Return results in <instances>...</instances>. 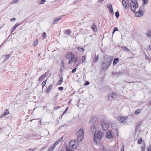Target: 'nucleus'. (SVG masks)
I'll use <instances>...</instances> for the list:
<instances>
[{
	"label": "nucleus",
	"mask_w": 151,
	"mask_h": 151,
	"mask_svg": "<svg viewBox=\"0 0 151 151\" xmlns=\"http://www.w3.org/2000/svg\"><path fill=\"white\" fill-rule=\"evenodd\" d=\"M113 58L112 56L106 55L105 57V60L102 63L101 69L103 70H105L108 69L111 65Z\"/></svg>",
	"instance_id": "f257e3e1"
},
{
	"label": "nucleus",
	"mask_w": 151,
	"mask_h": 151,
	"mask_svg": "<svg viewBox=\"0 0 151 151\" xmlns=\"http://www.w3.org/2000/svg\"><path fill=\"white\" fill-rule=\"evenodd\" d=\"M93 134L94 140L96 143H98L104 136L103 132L101 131H97Z\"/></svg>",
	"instance_id": "f03ea898"
},
{
	"label": "nucleus",
	"mask_w": 151,
	"mask_h": 151,
	"mask_svg": "<svg viewBox=\"0 0 151 151\" xmlns=\"http://www.w3.org/2000/svg\"><path fill=\"white\" fill-rule=\"evenodd\" d=\"M76 139L77 142H81L84 137V131L82 129H81L78 130L76 134Z\"/></svg>",
	"instance_id": "7ed1b4c3"
},
{
	"label": "nucleus",
	"mask_w": 151,
	"mask_h": 151,
	"mask_svg": "<svg viewBox=\"0 0 151 151\" xmlns=\"http://www.w3.org/2000/svg\"><path fill=\"white\" fill-rule=\"evenodd\" d=\"M101 125L104 131H106L109 128V124L105 121H103L101 122Z\"/></svg>",
	"instance_id": "20e7f679"
},
{
	"label": "nucleus",
	"mask_w": 151,
	"mask_h": 151,
	"mask_svg": "<svg viewBox=\"0 0 151 151\" xmlns=\"http://www.w3.org/2000/svg\"><path fill=\"white\" fill-rule=\"evenodd\" d=\"M78 145L76 143L75 141H71L69 143L70 147L73 149H76L78 147Z\"/></svg>",
	"instance_id": "39448f33"
},
{
	"label": "nucleus",
	"mask_w": 151,
	"mask_h": 151,
	"mask_svg": "<svg viewBox=\"0 0 151 151\" xmlns=\"http://www.w3.org/2000/svg\"><path fill=\"white\" fill-rule=\"evenodd\" d=\"M117 95L115 93H112L109 94L108 96L109 99L110 100H112L113 99L116 98Z\"/></svg>",
	"instance_id": "423d86ee"
},
{
	"label": "nucleus",
	"mask_w": 151,
	"mask_h": 151,
	"mask_svg": "<svg viewBox=\"0 0 151 151\" xmlns=\"http://www.w3.org/2000/svg\"><path fill=\"white\" fill-rule=\"evenodd\" d=\"M90 132L93 134L95 133L96 131V129L95 127V126L94 124L91 125L90 127L89 130Z\"/></svg>",
	"instance_id": "0eeeda50"
},
{
	"label": "nucleus",
	"mask_w": 151,
	"mask_h": 151,
	"mask_svg": "<svg viewBox=\"0 0 151 151\" xmlns=\"http://www.w3.org/2000/svg\"><path fill=\"white\" fill-rule=\"evenodd\" d=\"M130 7L134 13H135L136 11V8L138 7V4H134L131 5L130 6Z\"/></svg>",
	"instance_id": "6e6552de"
},
{
	"label": "nucleus",
	"mask_w": 151,
	"mask_h": 151,
	"mask_svg": "<svg viewBox=\"0 0 151 151\" xmlns=\"http://www.w3.org/2000/svg\"><path fill=\"white\" fill-rule=\"evenodd\" d=\"M127 117H119V123L125 124L126 122V121L127 119Z\"/></svg>",
	"instance_id": "1a4fd4ad"
},
{
	"label": "nucleus",
	"mask_w": 151,
	"mask_h": 151,
	"mask_svg": "<svg viewBox=\"0 0 151 151\" xmlns=\"http://www.w3.org/2000/svg\"><path fill=\"white\" fill-rule=\"evenodd\" d=\"M106 137L109 139L113 138V136L111 132L110 131H108L107 132Z\"/></svg>",
	"instance_id": "9d476101"
},
{
	"label": "nucleus",
	"mask_w": 151,
	"mask_h": 151,
	"mask_svg": "<svg viewBox=\"0 0 151 151\" xmlns=\"http://www.w3.org/2000/svg\"><path fill=\"white\" fill-rule=\"evenodd\" d=\"M74 56H75V55L72 53L71 52H68L66 55V57L68 59L73 58Z\"/></svg>",
	"instance_id": "9b49d317"
},
{
	"label": "nucleus",
	"mask_w": 151,
	"mask_h": 151,
	"mask_svg": "<svg viewBox=\"0 0 151 151\" xmlns=\"http://www.w3.org/2000/svg\"><path fill=\"white\" fill-rule=\"evenodd\" d=\"M143 12L139 10L137 12H136L135 13V16L136 17H140L143 15L144 13Z\"/></svg>",
	"instance_id": "f8f14e48"
},
{
	"label": "nucleus",
	"mask_w": 151,
	"mask_h": 151,
	"mask_svg": "<svg viewBox=\"0 0 151 151\" xmlns=\"http://www.w3.org/2000/svg\"><path fill=\"white\" fill-rule=\"evenodd\" d=\"M47 76V73H45V74L42 75L39 78L38 81L39 82H40L42 81V80L45 77Z\"/></svg>",
	"instance_id": "ddd939ff"
},
{
	"label": "nucleus",
	"mask_w": 151,
	"mask_h": 151,
	"mask_svg": "<svg viewBox=\"0 0 151 151\" xmlns=\"http://www.w3.org/2000/svg\"><path fill=\"white\" fill-rule=\"evenodd\" d=\"M62 17H55V19L52 23L53 24H55L59 20L61 19Z\"/></svg>",
	"instance_id": "4468645a"
},
{
	"label": "nucleus",
	"mask_w": 151,
	"mask_h": 151,
	"mask_svg": "<svg viewBox=\"0 0 151 151\" xmlns=\"http://www.w3.org/2000/svg\"><path fill=\"white\" fill-rule=\"evenodd\" d=\"M122 4L124 9H126L127 8V5L125 1L124 0H122Z\"/></svg>",
	"instance_id": "2eb2a0df"
},
{
	"label": "nucleus",
	"mask_w": 151,
	"mask_h": 151,
	"mask_svg": "<svg viewBox=\"0 0 151 151\" xmlns=\"http://www.w3.org/2000/svg\"><path fill=\"white\" fill-rule=\"evenodd\" d=\"M147 37H148L149 38H151V30H148L147 33L146 34Z\"/></svg>",
	"instance_id": "dca6fc26"
},
{
	"label": "nucleus",
	"mask_w": 151,
	"mask_h": 151,
	"mask_svg": "<svg viewBox=\"0 0 151 151\" xmlns=\"http://www.w3.org/2000/svg\"><path fill=\"white\" fill-rule=\"evenodd\" d=\"M22 24V23H17L13 27V28H14V29H15L17 28L18 26H19L20 25Z\"/></svg>",
	"instance_id": "f3484780"
},
{
	"label": "nucleus",
	"mask_w": 151,
	"mask_h": 151,
	"mask_svg": "<svg viewBox=\"0 0 151 151\" xmlns=\"http://www.w3.org/2000/svg\"><path fill=\"white\" fill-rule=\"evenodd\" d=\"M91 28L94 31H96L97 27L94 23L92 25Z\"/></svg>",
	"instance_id": "a211bd4d"
},
{
	"label": "nucleus",
	"mask_w": 151,
	"mask_h": 151,
	"mask_svg": "<svg viewBox=\"0 0 151 151\" xmlns=\"http://www.w3.org/2000/svg\"><path fill=\"white\" fill-rule=\"evenodd\" d=\"M52 85H50L49 86L48 88L47 89L46 92L47 93H49L52 90Z\"/></svg>",
	"instance_id": "6ab92c4d"
},
{
	"label": "nucleus",
	"mask_w": 151,
	"mask_h": 151,
	"mask_svg": "<svg viewBox=\"0 0 151 151\" xmlns=\"http://www.w3.org/2000/svg\"><path fill=\"white\" fill-rule=\"evenodd\" d=\"M119 61V59L118 58H115L113 61V65H115Z\"/></svg>",
	"instance_id": "aec40b11"
},
{
	"label": "nucleus",
	"mask_w": 151,
	"mask_h": 151,
	"mask_svg": "<svg viewBox=\"0 0 151 151\" xmlns=\"http://www.w3.org/2000/svg\"><path fill=\"white\" fill-rule=\"evenodd\" d=\"M112 74L115 77H117L121 75L120 73H113Z\"/></svg>",
	"instance_id": "412c9836"
},
{
	"label": "nucleus",
	"mask_w": 151,
	"mask_h": 151,
	"mask_svg": "<svg viewBox=\"0 0 151 151\" xmlns=\"http://www.w3.org/2000/svg\"><path fill=\"white\" fill-rule=\"evenodd\" d=\"M122 50L125 52H130L131 51L128 48H122Z\"/></svg>",
	"instance_id": "4be33fe9"
},
{
	"label": "nucleus",
	"mask_w": 151,
	"mask_h": 151,
	"mask_svg": "<svg viewBox=\"0 0 151 151\" xmlns=\"http://www.w3.org/2000/svg\"><path fill=\"white\" fill-rule=\"evenodd\" d=\"M141 111L142 110L140 109L136 110L135 111V113L137 115L141 112Z\"/></svg>",
	"instance_id": "5701e85b"
},
{
	"label": "nucleus",
	"mask_w": 151,
	"mask_h": 151,
	"mask_svg": "<svg viewBox=\"0 0 151 151\" xmlns=\"http://www.w3.org/2000/svg\"><path fill=\"white\" fill-rule=\"evenodd\" d=\"M77 50L78 51L81 52H83L84 51L83 48H78Z\"/></svg>",
	"instance_id": "b1692460"
},
{
	"label": "nucleus",
	"mask_w": 151,
	"mask_h": 151,
	"mask_svg": "<svg viewBox=\"0 0 151 151\" xmlns=\"http://www.w3.org/2000/svg\"><path fill=\"white\" fill-rule=\"evenodd\" d=\"M63 81V77H61L60 79V80L58 82V84L59 85H60L62 83Z\"/></svg>",
	"instance_id": "393cba45"
},
{
	"label": "nucleus",
	"mask_w": 151,
	"mask_h": 151,
	"mask_svg": "<svg viewBox=\"0 0 151 151\" xmlns=\"http://www.w3.org/2000/svg\"><path fill=\"white\" fill-rule=\"evenodd\" d=\"M55 145L54 144L53 145L52 147L49 149L48 151H52L55 148Z\"/></svg>",
	"instance_id": "a878e982"
},
{
	"label": "nucleus",
	"mask_w": 151,
	"mask_h": 151,
	"mask_svg": "<svg viewBox=\"0 0 151 151\" xmlns=\"http://www.w3.org/2000/svg\"><path fill=\"white\" fill-rule=\"evenodd\" d=\"M75 56H73V61H74L75 63H76L78 60V58L77 57H75Z\"/></svg>",
	"instance_id": "bb28decb"
},
{
	"label": "nucleus",
	"mask_w": 151,
	"mask_h": 151,
	"mask_svg": "<svg viewBox=\"0 0 151 151\" xmlns=\"http://www.w3.org/2000/svg\"><path fill=\"white\" fill-rule=\"evenodd\" d=\"M131 2L134 4H138V3L137 0H130Z\"/></svg>",
	"instance_id": "cd10ccee"
},
{
	"label": "nucleus",
	"mask_w": 151,
	"mask_h": 151,
	"mask_svg": "<svg viewBox=\"0 0 151 151\" xmlns=\"http://www.w3.org/2000/svg\"><path fill=\"white\" fill-rule=\"evenodd\" d=\"M65 33L68 35H69L70 34V33H71V32L70 30V29H69L66 30H65Z\"/></svg>",
	"instance_id": "c85d7f7f"
},
{
	"label": "nucleus",
	"mask_w": 151,
	"mask_h": 151,
	"mask_svg": "<svg viewBox=\"0 0 151 151\" xmlns=\"http://www.w3.org/2000/svg\"><path fill=\"white\" fill-rule=\"evenodd\" d=\"M86 59V57L85 56H83L82 57V62H83L84 63H85V60Z\"/></svg>",
	"instance_id": "c756f323"
},
{
	"label": "nucleus",
	"mask_w": 151,
	"mask_h": 151,
	"mask_svg": "<svg viewBox=\"0 0 151 151\" xmlns=\"http://www.w3.org/2000/svg\"><path fill=\"white\" fill-rule=\"evenodd\" d=\"M19 1V0H13L11 2V4H13L17 3Z\"/></svg>",
	"instance_id": "7c9ffc66"
},
{
	"label": "nucleus",
	"mask_w": 151,
	"mask_h": 151,
	"mask_svg": "<svg viewBox=\"0 0 151 151\" xmlns=\"http://www.w3.org/2000/svg\"><path fill=\"white\" fill-rule=\"evenodd\" d=\"M142 140L141 137L138 140L137 142L139 144H140L142 143Z\"/></svg>",
	"instance_id": "2f4dec72"
},
{
	"label": "nucleus",
	"mask_w": 151,
	"mask_h": 151,
	"mask_svg": "<svg viewBox=\"0 0 151 151\" xmlns=\"http://www.w3.org/2000/svg\"><path fill=\"white\" fill-rule=\"evenodd\" d=\"M118 31V29L117 27H114L113 29V31L112 32V35H113V34L114 33V32H115L116 31Z\"/></svg>",
	"instance_id": "473e14b6"
},
{
	"label": "nucleus",
	"mask_w": 151,
	"mask_h": 151,
	"mask_svg": "<svg viewBox=\"0 0 151 151\" xmlns=\"http://www.w3.org/2000/svg\"><path fill=\"white\" fill-rule=\"evenodd\" d=\"M115 15L116 18H118V17H119V11H117L115 13Z\"/></svg>",
	"instance_id": "72a5a7b5"
},
{
	"label": "nucleus",
	"mask_w": 151,
	"mask_h": 151,
	"mask_svg": "<svg viewBox=\"0 0 151 151\" xmlns=\"http://www.w3.org/2000/svg\"><path fill=\"white\" fill-rule=\"evenodd\" d=\"M61 139H59L57 140L54 144L55 146L58 145V143H60L61 142Z\"/></svg>",
	"instance_id": "f704fd0d"
},
{
	"label": "nucleus",
	"mask_w": 151,
	"mask_h": 151,
	"mask_svg": "<svg viewBox=\"0 0 151 151\" xmlns=\"http://www.w3.org/2000/svg\"><path fill=\"white\" fill-rule=\"evenodd\" d=\"M9 114V111L7 109H6V111L3 116H4L5 115H7Z\"/></svg>",
	"instance_id": "c9c22d12"
},
{
	"label": "nucleus",
	"mask_w": 151,
	"mask_h": 151,
	"mask_svg": "<svg viewBox=\"0 0 151 151\" xmlns=\"http://www.w3.org/2000/svg\"><path fill=\"white\" fill-rule=\"evenodd\" d=\"M96 119H96V118L95 117H92L91 118V121H90V122H91L92 121H96Z\"/></svg>",
	"instance_id": "e433bc0d"
},
{
	"label": "nucleus",
	"mask_w": 151,
	"mask_h": 151,
	"mask_svg": "<svg viewBox=\"0 0 151 151\" xmlns=\"http://www.w3.org/2000/svg\"><path fill=\"white\" fill-rule=\"evenodd\" d=\"M38 42L37 41V40H36L34 42H33V46L34 47L36 46L37 45Z\"/></svg>",
	"instance_id": "4c0bfd02"
},
{
	"label": "nucleus",
	"mask_w": 151,
	"mask_h": 151,
	"mask_svg": "<svg viewBox=\"0 0 151 151\" xmlns=\"http://www.w3.org/2000/svg\"><path fill=\"white\" fill-rule=\"evenodd\" d=\"M47 37L46 34L45 32H44L42 35V37L43 39H45Z\"/></svg>",
	"instance_id": "58836bf2"
},
{
	"label": "nucleus",
	"mask_w": 151,
	"mask_h": 151,
	"mask_svg": "<svg viewBox=\"0 0 151 151\" xmlns=\"http://www.w3.org/2000/svg\"><path fill=\"white\" fill-rule=\"evenodd\" d=\"M10 55L9 54L7 55H6L3 56V57H5L6 58L5 60H6L9 57Z\"/></svg>",
	"instance_id": "ea45409f"
},
{
	"label": "nucleus",
	"mask_w": 151,
	"mask_h": 151,
	"mask_svg": "<svg viewBox=\"0 0 151 151\" xmlns=\"http://www.w3.org/2000/svg\"><path fill=\"white\" fill-rule=\"evenodd\" d=\"M62 65L63 68L62 67H61V70H63V68H65V63L63 61L62 62Z\"/></svg>",
	"instance_id": "a19ab883"
},
{
	"label": "nucleus",
	"mask_w": 151,
	"mask_h": 151,
	"mask_svg": "<svg viewBox=\"0 0 151 151\" xmlns=\"http://www.w3.org/2000/svg\"><path fill=\"white\" fill-rule=\"evenodd\" d=\"M46 81H44L42 83V88L44 87L45 86L46 84Z\"/></svg>",
	"instance_id": "79ce46f5"
},
{
	"label": "nucleus",
	"mask_w": 151,
	"mask_h": 151,
	"mask_svg": "<svg viewBox=\"0 0 151 151\" xmlns=\"http://www.w3.org/2000/svg\"><path fill=\"white\" fill-rule=\"evenodd\" d=\"M145 143H144V146H142L141 147L142 151V150H143V151L145 150Z\"/></svg>",
	"instance_id": "37998d69"
},
{
	"label": "nucleus",
	"mask_w": 151,
	"mask_h": 151,
	"mask_svg": "<svg viewBox=\"0 0 151 151\" xmlns=\"http://www.w3.org/2000/svg\"><path fill=\"white\" fill-rule=\"evenodd\" d=\"M73 58H70V59L69 60L68 63L70 64L73 61Z\"/></svg>",
	"instance_id": "c03bdc74"
},
{
	"label": "nucleus",
	"mask_w": 151,
	"mask_h": 151,
	"mask_svg": "<svg viewBox=\"0 0 151 151\" xmlns=\"http://www.w3.org/2000/svg\"><path fill=\"white\" fill-rule=\"evenodd\" d=\"M99 59V57L97 56L95 58L94 60L93 61L95 62H96Z\"/></svg>",
	"instance_id": "a18cd8bd"
},
{
	"label": "nucleus",
	"mask_w": 151,
	"mask_h": 151,
	"mask_svg": "<svg viewBox=\"0 0 151 151\" xmlns=\"http://www.w3.org/2000/svg\"><path fill=\"white\" fill-rule=\"evenodd\" d=\"M145 4H146L148 2V0H142Z\"/></svg>",
	"instance_id": "49530a36"
},
{
	"label": "nucleus",
	"mask_w": 151,
	"mask_h": 151,
	"mask_svg": "<svg viewBox=\"0 0 151 151\" xmlns=\"http://www.w3.org/2000/svg\"><path fill=\"white\" fill-rule=\"evenodd\" d=\"M77 69V68H75L73 69L72 70V72L73 73H75L76 71V70Z\"/></svg>",
	"instance_id": "de8ad7c7"
},
{
	"label": "nucleus",
	"mask_w": 151,
	"mask_h": 151,
	"mask_svg": "<svg viewBox=\"0 0 151 151\" xmlns=\"http://www.w3.org/2000/svg\"><path fill=\"white\" fill-rule=\"evenodd\" d=\"M46 1V0H41L40 2L41 4H43Z\"/></svg>",
	"instance_id": "09e8293b"
},
{
	"label": "nucleus",
	"mask_w": 151,
	"mask_h": 151,
	"mask_svg": "<svg viewBox=\"0 0 151 151\" xmlns=\"http://www.w3.org/2000/svg\"><path fill=\"white\" fill-rule=\"evenodd\" d=\"M68 107H67L66 108V109H65V111L63 112V115L68 110Z\"/></svg>",
	"instance_id": "8fccbe9b"
},
{
	"label": "nucleus",
	"mask_w": 151,
	"mask_h": 151,
	"mask_svg": "<svg viewBox=\"0 0 151 151\" xmlns=\"http://www.w3.org/2000/svg\"><path fill=\"white\" fill-rule=\"evenodd\" d=\"M107 8H109L110 9H111V8H112V5L111 4H110V5L108 6H107Z\"/></svg>",
	"instance_id": "3c124183"
},
{
	"label": "nucleus",
	"mask_w": 151,
	"mask_h": 151,
	"mask_svg": "<svg viewBox=\"0 0 151 151\" xmlns=\"http://www.w3.org/2000/svg\"><path fill=\"white\" fill-rule=\"evenodd\" d=\"M110 11L112 14H114V12L113 9V8H111V9H110Z\"/></svg>",
	"instance_id": "603ef678"
},
{
	"label": "nucleus",
	"mask_w": 151,
	"mask_h": 151,
	"mask_svg": "<svg viewBox=\"0 0 151 151\" xmlns=\"http://www.w3.org/2000/svg\"><path fill=\"white\" fill-rule=\"evenodd\" d=\"M124 145H122V147L121 150V151H124Z\"/></svg>",
	"instance_id": "864d4df0"
},
{
	"label": "nucleus",
	"mask_w": 151,
	"mask_h": 151,
	"mask_svg": "<svg viewBox=\"0 0 151 151\" xmlns=\"http://www.w3.org/2000/svg\"><path fill=\"white\" fill-rule=\"evenodd\" d=\"M143 8L144 7H143V6H140V7L139 9V11H141L142 12V9H143Z\"/></svg>",
	"instance_id": "5fc2aeb1"
},
{
	"label": "nucleus",
	"mask_w": 151,
	"mask_h": 151,
	"mask_svg": "<svg viewBox=\"0 0 151 151\" xmlns=\"http://www.w3.org/2000/svg\"><path fill=\"white\" fill-rule=\"evenodd\" d=\"M66 151H74V150H72L69 148H66Z\"/></svg>",
	"instance_id": "6e6d98bb"
},
{
	"label": "nucleus",
	"mask_w": 151,
	"mask_h": 151,
	"mask_svg": "<svg viewBox=\"0 0 151 151\" xmlns=\"http://www.w3.org/2000/svg\"><path fill=\"white\" fill-rule=\"evenodd\" d=\"M58 89L60 91H62L63 90V87H59Z\"/></svg>",
	"instance_id": "4d7b16f0"
},
{
	"label": "nucleus",
	"mask_w": 151,
	"mask_h": 151,
	"mask_svg": "<svg viewBox=\"0 0 151 151\" xmlns=\"http://www.w3.org/2000/svg\"><path fill=\"white\" fill-rule=\"evenodd\" d=\"M89 84V82L88 81H87L85 83V85L87 86V85H88Z\"/></svg>",
	"instance_id": "13d9d810"
},
{
	"label": "nucleus",
	"mask_w": 151,
	"mask_h": 151,
	"mask_svg": "<svg viewBox=\"0 0 151 151\" xmlns=\"http://www.w3.org/2000/svg\"><path fill=\"white\" fill-rule=\"evenodd\" d=\"M104 1V0H99L98 1V2H99V3H102V2Z\"/></svg>",
	"instance_id": "bf43d9fd"
},
{
	"label": "nucleus",
	"mask_w": 151,
	"mask_h": 151,
	"mask_svg": "<svg viewBox=\"0 0 151 151\" xmlns=\"http://www.w3.org/2000/svg\"><path fill=\"white\" fill-rule=\"evenodd\" d=\"M79 63L77 64H76V67L78 66L79 65V64H80V63H81V59H80V60H79Z\"/></svg>",
	"instance_id": "052dcab7"
},
{
	"label": "nucleus",
	"mask_w": 151,
	"mask_h": 151,
	"mask_svg": "<svg viewBox=\"0 0 151 151\" xmlns=\"http://www.w3.org/2000/svg\"><path fill=\"white\" fill-rule=\"evenodd\" d=\"M34 150V149H29L27 151H33Z\"/></svg>",
	"instance_id": "680f3d73"
},
{
	"label": "nucleus",
	"mask_w": 151,
	"mask_h": 151,
	"mask_svg": "<svg viewBox=\"0 0 151 151\" xmlns=\"http://www.w3.org/2000/svg\"><path fill=\"white\" fill-rule=\"evenodd\" d=\"M15 19H16V18H13L11 19V20L12 21H13L14 20H15Z\"/></svg>",
	"instance_id": "e2e57ef3"
},
{
	"label": "nucleus",
	"mask_w": 151,
	"mask_h": 151,
	"mask_svg": "<svg viewBox=\"0 0 151 151\" xmlns=\"http://www.w3.org/2000/svg\"><path fill=\"white\" fill-rule=\"evenodd\" d=\"M15 30V29H14V28L12 27V30L11 33H12L13 32H14Z\"/></svg>",
	"instance_id": "0e129e2a"
},
{
	"label": "nucleus",
	"mask_w": 151,
	"mask_h": 151,
	"mask_svg": "<svg viewBox=\"0 0 151 151\" xmlns=\"http://www.w3.org/2000/svg\"><path fill=\"white\" fill-rule=\"evenodd\" d=\"M79 0H75L74 1V3H76L79 1Z\"/></svg>",
	"instance_id": "69168bd1"
},
{
	"label": "nucleus",
	"mask_w": 151,
	"mask_h": 151,
	"mask_svg": "<svg viewBox=\"0 0 151 151\" xmlns=\"http://www.w3.org/2000/svg\"><path fill=\"white\" fill-rule=\"evenodd\" d=\"M4 42H3L0 46V47H3V46H4Z\"/></svg>",
	"instance_id": "338daca9"
},
{
	"label": "nucleus",
	"mask_w": 151,
	"mask_h": 151,
	"mask_svg": "<svg viewBox=\"0 0 151 151\" xmlns=\"http://www.w3.org/2000/svg\"><path fill=\"white\" fill-rule=\"evenodd\" d=\"M147 150L148 151H151V150L150 148H148Z\"/></svg>",
	"instance_id": "774afa93"
}]
</instances>
